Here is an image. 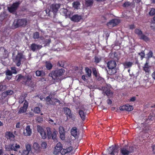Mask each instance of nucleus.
I'll return each mask as SVG.
<instances>
[{
	"mask_svg": "<svg viewBox=\"0 0 155 155\" xmlns=\"http://www.w3.org/2000/svg\"><path fill=\"white\" fill-rule=\"evenodd\" d=\"M136 100V97H132L131 98L130 100H129V101H133L134 102Z\"/></svg>",
	"mask_w": 155,
	"mask_h": 155,
	"instance_id": "nucleus-61",
	"label": "nucleus"
},
{
	"mask_svg": "<svg viewBox=\"0 0 155 155\" xmlns=\"http://www.w3.org/2000/svg\"><path fill=\"white\" fill-rule=\"evenodd\" d=\"M47 146V144L46 142H43L41 144V147L43 149L46 148Z\"/></svg>",
	"mask_w": 155,
	"mask_h": 155,
	"instance_id": "nucleus-48",
	"label": "nucleus"
},
{
	"mask_svg": "<svg viewBox=\"0 0 155 155\" xmlns=\"http://www.w3.org/2000/svg\"><path fill=\"white\" fill-rule=\"evenodd\" d=\"M67 151V153L70 152L72 150V147H69L65 149Z\"/></svg>",
	"mask_w": 155,
	"mask_h": 155,
	"instance_id": "nucleus-59",
	"label": "nucleus"
},
{
	"mask_svg": "<svg viewBox=\"0 0 155 155\" xmlns=\"http://www.w3.org/2000/svg\"><path fill=\"white\" fill-rule=\"evenodd\" d=\"M92 71L93 74L95 77H97V76L100 74L99 73L98 69H96L95 68H92Z\"/></svg>",
	"mask_w": 155,
	"mask_h": 155,
	"instance_id": "nucleus-29",
	"label": "nucleus"
},
{
	"mask_svg": "<svg viewBox=\"0 0 155 155\" xmlns=\"http://www.w3.org/2000/svg\"><path fill=\"white\" fill-rule=\"evenodd\" d=\"M140 39L143 40L146 42H147L150 41L149 38L143 34L141 35L140 36Z\"/></svg>",
	"mask_w": 155,
	"mask_h": 155,
	"instance_id": "nucleus-26",
	"label": "nucleus"
},
{
	"mask_svg": "<svg viewBox=\"0 0 155 155\" xmlns=\"http://www.w3.org/2000/svg\"><path fill=\"white\" fill-rule=\"evenodd\" d=\"M130 28L131 29H133L135 28V25H130Z\"/></svg>",
	"mask_w": 155,
	"mask_h": 155,
	"instance_id": "nucleus-63",
	"label": "nucleus"
},
{
	"mask_svg": "<svg viewBox=\"0 0 155 155\" xmlns=\"http://www.w3.org/2000/svg\"><path fill=\"white\" fill-rule=\"evenodd\" d=\"M127 148L129 152V154L134 152V147L133 146H130L128 148L127 147Z\"/></svg>",
	"mask_w": 155,
	"mask_h": 155,
	"instance_id": "nucleus-43",
	"label": "nucleus"
},
{
	"mask_svg": "<svg viewBox=\"0 0 155 155\" xmlns=\"http://www.w3.org/2000/svg\"><path fill=\"white\" fill-rule=\"evenodd\" d=\"M71 20L74 22H78L82 19V17L81 15L75 14L73 15L70 18Z\"/></svg>",
	"mask_w": 155,
	"mask_h": 155,
	"instance_id": "nucleus-14",
	"label": "nucleus"
},
{
	"mask_svg": "<svg viewBox=\"0 0 155 155\" xmlns=\"http://www.w3.org/2000/svg\"><path fill=\"white\" fill-rule=\"evenodd\" d=\"M26 150H24L21 153L22 155H28L29 152L31 150V145L29 143L25 144Z\"/></svg>",
	"mask_w": 155,
	"mask_h": 155,
	"instance_id": "nucleus-13",
	"label": "nucleus"
},
{
	"mask_svg": "<svg viewBox=\"0 0 155 155\" xmlns=\"http://www.w3.org/2000/svg\"><path fill=\"white\" fill-rule=\"evenodd\" d=\"M31 130L30 128V126H27L26 127L25 132H24V135L25 136H30L31 135Z\"/></svg>",
	"mask_w": 155,
	"mask_h": 155,
	"instance_id": "nucleus-20",
	"label": "nucleus"
},
{
	"mask_svg": "<svg viewBox=\"0 0 155 155\" xmlns=\"http://www.w3.org/2000/svg\"><path fill=\"white\" fill-rule=\"evenodd\" d=\"M131 3L129 2H126L124 3L123 5V7H128L130 5Z\"/></svg>",
	"mask_w": 155,
	"mask_h": 155,
	"instance_id": "nucleus-49",
	"label": "nucleus"
},
{
	"mask_svg": "<svg viewBox=\"0 0 155 155\" xmlns=\"http://www.w3.org/2000/svg\"><path fill=\"white\" fill-rule=\"evenodd\" d=\"M133 63L130 61H126L123 63V65L125 68H130L132 66Z\"/></svg>",
	"mask_w": 155,
	"mask_h": 155,
	"instance_id": "nucleus-25",
	"label": "nucleus"
},
{
	"mask_svg": "<svg viewBox=\"0 0 155 155\" xmlns=\"http://www.w3.org/2000/svg\"><path fill=\"white\" fill-rule=\"evenodd\" d=\"M112 88L111 86L109 84H107L105 86L102 87L101 90L102 93L107 96L108 98H110L113 96L114 92L111 90Z\"/></svg>",
	"mask_w": 155,
	"mask_h": 155,
	"instance_id": "nucleus-5",
	"label": "nucleus"
},
{
	"mask_svg": "<svg viewBox=\"0 0 155 155\" xmlns=\"http://www.w3.org/2000/svg\"><path fill=\"white\" fill-rule=\"evenodd\" d=\"M6 74L7 75L12 76V71L9 70H7L6 71Z\"/></svg>",
	"mask_w": 155,
	"mask_h": 155,
	"instance_id": "nucleus-52",
	"label": "nucleus"
},
{
	"mask_svg": "<svg viewBox=\"0 0 155 155\" xmlns=\"http://www.w3.org/2000/svg\"><path fill=\"white\" fill-rule=\"evenodd\" d=\"M147 57L148 58H152L153 56V52L151 51H150L147 54Z\"/></svg>",
	"mask_w": 155,
	"mask_h": 155,
	"instance_id": "nucleus-50",
	"label": "nucleus"
},
{
	"mask_svg": "<svg viewBox=\"0 0 155 155\" xmlns=\"http://www.w3.org/2000/svg\"><path fill=\"white\" fill-rule=\"evenodd\" d=\"M39 37V34L38 32L36 31L33 34V38L35 39H38Z\"/></svg>",
	"mask_w": 155,
	"mask_h": 155,
	"instance_id": "nucleus-41",
	"label": "nucleus"
},
{
	"mask_svg": "<svg viewBox=\"0 0 155 155\" xmlns=\"http://www.w3.org/2000/svg\"><path fill=\"white\" fill-rule=\"evenodd\" d=\"M36 75L37 76L43 77L45 75V72L43 71H37L36 72Z\"/></svg>",
	"mask_w": 155,
	"mask_h": 155,
	"instance_id": "nucleus-24",
	"label": "nucleus"
},
{
	"mask_svg": "<svg viewBox=\"0 0 155 155\" xmlns=\"http://www.w3.org/2000/svg\"><path fill=\"white\" fill-rule=\"evenodd\" d=\"M45 67L48 70H50L52 68V65L50 62H46L45 64Z\"/></svg>",
	"mask_w": 155,
	"mask_h": 155,
	"instance_id": "nucleus-36",
	"label": "nucleus"
},
{
	"mask_svg": "<svg viewBox=\"0 0 155 155\" xmlns=\"http://www.w3.org/2000/svg\"><path fill=\"white\" fill-rule=\"evenodd\" d=\"M42 46L41 45H37L35 43H33L31 45L30 48L32 51H35L36 50L40 49Z\"/></svg>",
	"mask_w": 155,
	"mask_h": 155,
	"instance_id": "nucleus-18",
	"label": "nucleus"
},
{
	"mask_svg": "<svg viewBox=\"0 0 155 155\" xmlns=\"http://www.w3.org/2000/svg\"><path fill=\"white\" fill-rule=\"evenodd\" d=\"M120 21L119 20L116 19H112L107 23V25L110 27L112 28L117 25Z\"/></svg>",
	"mask_w": 155,
	"mask_h": 155,
	"instance_id": "nucleus-10",
	"label": "nucleus"
},
{
	"mask_svg": "<svg viewBox=\"0 0 155 155\" xmlns=\"http://www.w3.org/2000/svg\"><path fill=\"white\" fill-rule=\"evenodd\" d=\"M94 3L93 0H87L85 2V4L87 7L91 6Z\"/></svg>",
	"mask_w": 155,
	"mask_h": 155,
	"instance_id": "nucleus-27",
	"label": "nucleus"
},
{
	"mask_svg": "<svg viewBox=\"0 0 155 155\" xmlns=\"http://www.w3.org/2000/svg\"><path fill=\"white\" fill-rule=\"evenodd\" d=\"M152 77L153 79L155 80V71H154L152 74Z\"/></svg>",
	"mask_w": 155,
	"mask_h": 155,
	"instance_id": "nucleus-64",
	"label": "nucleus"
},
{
	"mask_svg": "<svg viewBox=\"0 0 155 155\" xmlns=\"http://www.w3.org/2000/svg\"><path fill=\"white\" fill-rule=\"evenodd\" d=\"M33 148L35 150H39L40 148V146L37 143L35 142L33 144Z\"/></svg>",
	"mask_w": 155,
	"mask_h": 155,
	"instance_id": "nucleus-31",
	"label": "nucleus"
},
{
	"mask_svg": "<svg viewBox=\"0 0 155 155\" xmlns=\"http://www.w3.org/2000/svg\"><path fill=\"white\" fill-rule=\"evenodd\" d=\"M51 41V39L49 38L48 39H46L43 41V44L45 45V46L49 45Z\"/></svg>",
	"mask_w": 155,
	"mask_h": 155,
	"instance_id": "nucleus-38",
	"label": "nucleus"
},
{
	"mask_svg": "<svg viewBox=\"0 0 155 155\" xmlns=\"http://www.w3.org/2000/svg\"><path fill=\"white\" fill-rule=\"evenodd\" d=\"M26 60L25 56L21 52H18L17 55L13 59L14 62L17 67L20 66L21 62H24Z\"/></svg>",
	"mask_w": 155,
	"mask_h": 155,
	"instance_id": "nucleus-4",
	"label": "nucleus"
},
{
	"mask_svg": "<svg viewBox=\"0 0 155 155\" xmlns=\"http://www.w3.org/2000/svg\"><path fill=\"white\" fill-rule=\"evenodd\" d=\"M12 147L13 148V145L12 144L5 145V150L7 151H11V150H12Z\"/></svg>",
	"mask_w": 155,
	"mask_h": 155,
	"instance_id": "nucleus-33",
	"label": "nucleus"
},
{
	"mask_svg": "<svg viewBox=\"0 0 155 155\" xmlns=\"http://www.w3.org/2000/svg\"><path fill=\"white\" fill-rule=\"evenodd\" d=\"M143 70L146 72L149 73L150 71V67L148 66V63L146 62L143 67Z\"/></svg>",
	"mask_w": 155,
	"mask_h": 155,
	"instance_id": "nucleus-28",
	"label": "nucleus"
},
{
	"mask_svg": "<svg viewBox=\"0 0 155 155\" xmlns=\"http://www.w3.org/2000/svg\"><path fill=\"white\" fill-rule=\"evenodd\" d=\"M107 104H112V101L110 99H108L107 101Z\"/></svg>",
	"mask_w": 155,
	"mask_h": 155,
	"instance_id": "nucleus-62",
	"label": "nucleus"
},
{
	"mask_svg": "<svg viewBox=\"0 0 155 155\" xmlns=\"http://www.w3.org/2000/svg\"><path fill=\"white\" fill-rule=\"evenodd\" d=\"M64 112L66 115L67 118L69 117L72 120L75 119V116L71 112V110L67 107H64L63 108Z\"/></svg>",
	"mask_w": 155,
	"mask_h": 155,
	"instance_id": "nucleus-8",
	"label": "nucleus"
},
{
	"mask_svg": "<svg viewBox=\"0 0 155 155\" xmlns=\"http://www.w3.org/2000/svg\"><path fill=\"white\" fill-rule=\"evenodd\" d=\"M108 153L111 155H117L118 152V147L117 145H113L108 149Z\"/></svg>",
	"mask_w": 155,
	"mask_h": 155,
	"instance_id": "nucleus-7",
	"label": "nucleus"
},
{
	"mask_svg": "<svg viewBox=\"0 0 155 155\" xmlns=\"http://www.w3.org/2000/svg\"><path fill=\"white\" fill-rule=\"evenodd\" d=\"M149 15L150 16H153L155 15V8H152L149 12Z\"/></svg>",
	"mask_w": 155,
	"mask_h": 155,
	"instance_id": "nucleus-40",
	"label": "nucleus"
},
{
	"mask_svg": "<svg viewBox=\"0 0 155 155\" xmlns=\"http://www.w3.org/2000/svg\"><path fill=\"white\" fill-rule=\"evenodd\" d=\"M59 133L60 134V137L62 140H64L65 139V135L64 132L62 131L61 132L59 130Z\"/></svg>",
	"mask_w": 155,
	"mask_h": 155,
	"instance_id": "nucleus-47",
	"label": "nucleus"
},
{
	"mask_svg": "<svg viewBox=\"0 0 155 155\" xmlns=\"http://www.w3.org/2000/svg\"><path fill=\"white\" fill-rule=\"evenodd\" d=\"M71 135L74 137L75 139L78 138V133L77 131V129L76 127H74L71 130Z\"/></svg>",
	"mask_w": 155,
	"mask_h": 155,
	"instance_id": "nucleus-15",
	"label": "nucleus"
},
{
	"mask_svg": "<svg viewBox=\"0 0 155 155\" xmlns=\"http://www.w3.org/2000/svg\"><path fill=\"white\" fill-rule=\"evenodd\" d=\"M25 101V100L24 97L23 96L21 97H20L19 100V103H20L21 104L24 101Z\"/></svg>",
	"mask_w": 155,
	"mask_h": 155,
	"instance_id": "nucleus-55",
	"label": "nucleus"
},
{
	"mask_svg": "<svg viewBox=\"0 0 155 155\" xmlns=\"http://www.w3.org/2000/svg\"><path fill=\"white\" fill-rule=\"evenodd\" d=\"M50 96H51V95H49L47 97L45 98V100L46 101L49 103H50L51 101V99L50 97Z\"/></svg>",
	"mask_w": 155,
	"mask_h": 155,
	"instance_id": "nucleus-58",
	"label": "nucleus"
},
{
	"mask_svg": "<svg viewBox=\"0 0 155 155\" xmlns=\"http://www.w3.org/2000/svg\"><path fill=\"white\" fill-rule=\"evenodd\" d=\"M101 57L96 56L94 57V62L96 64H97L101 61Z\"/></svg>",
	"mask_w": 155,
	"mask_h": 155,
	"instance_id": "nucleus-42",
	"label": "nucleus"
},
{
	"mask_svg": "<svg viewBox=\"0 0 155 155\" xmlns=\"http://www.w3.org/2000/svg\"><path fill=\"white\" fill-rule=\"evenodd\" d=\"M40 111V109L39 107H35L34 108V112L35 113L39 114Z\"/></svg>",
	"mask_w": 155,
	"mask_h": 155,
	"instance_id": "nucleus-44",
	"label": "nucleus"
},
{
	"mask_svg": "<svg viewBox=\"0 0 155 155\" xmlns=\"http://www.w3.org/2000/svg\"><path fill=\"white\" fill-rule=\"evenodd\" d=\"M95 78L98 81H102L103 80V78L100 76V74L98 75L97 77H95Z\"/></svg>",
	"mask_w": 155,
	"mask_h": 155,
	"instance_id": "nucleus-57",
	"label": "nucleus"
},
{
	"mask_svg": "<svg viewBox=\"0 0 155 155\" xmlns=\"http://www.w3.org/2000/svg\"><path fill=\"white\" fill-rule=\"evenodd\" d=\"M28 106V103L26 100H25L23 106L20 107L18 110V113L19 114H21L25 112L27 110Z\"/></svg>",
	"mask_w": 155,
	"mask_h": 155,
	"instance_id": "nucleus-11",
	"label": "nucleus"
},
{
	"mask_svg": "<svg viewBox=\"0 0 155 155\" xmlns=\"http://www.w3.org/2000/svg\"><path fill=\"white\" fill-rule=\"evenodd\" d=\"M60 7V4H53L51 6L50 9L49 11V16H51L50 15V13L52 12L53 13L54 18L55 17L58 11V9Z\"/></svg>",
	"mask_w": 155,
	"mask_h": 155,
	"instance_id": "nucleus-6",
	"label": "nucleus"
},
{
	"mask_svg": "<svg viewBox=\"0 0 155 155\" xmlns=\"http://www.w3.org/2000/svg\"><path fill=\"white\" fill-rule=\"evenodd\" d=\"M120 110H125L127 111H131L133 110V107L128 104L123 105L121 107Z\"/></svg>",
	"mask_w": 155,
	"mask_h": 155,
	"instance_id": "nucleus-16",
	"label": "nucleus"
},
{
	"mask_svg": "<svg viewBox=\"0 0 155 155\" xmlns=\"http://www.w3.org/2000/svg\"><path fill=\"white\" fill-rule=\"evenodd\" d=\"M20 3L19 2H17L14 3L10 7H8V10L11 13L15 12L18 7Z\"/></svg>",
	"mask_w": 155,
	"mask_h": 155,
	"instance_id": "nucleus-9",
	"label": "nucleus"
},
{
	"mask_svg": "<svg viewBox=\"0 0 155 155\" xmlns=\"http://www.w3.org/2000/svg\"><path fill=\"white\" fill-rule=\"evenodd\" d=\"M63 147L62 145L60 142L58 143L56 145L55 147V149L56 150H60L61 151V150Z\"/></svg>",
	"mask_w": 155,
	"mask_h": 155,
	"instance_id": "nucleus-30",
	"label": "nucleus"
},
{
	"mask_svg": "<svg viewBox=\"0 0 155 155\" xmlns=\"http://www.w3.org/2000/svg\"><path fill=\"white\" fill-rule=\"evenodd\" d=\"M117 64L116 62L114 61H111L108 62L107 63V66L109 69H113L116 67Z\"/></svg>",
	"mask_w": 155,
	"mask_h": 155,
	"instance_id": "nucleus-17",
	"label": "nucleus"
},
{
	"mask_svg": "<svg viewBox=\"0 0 155 155\" xmlns=\"http://www.w3.org/2000/svg\"><path fill=\"white\" fill-rule=\"evenodd\" d=\"M109 69V72H110V75L114 74L117 72V69L116 68Z\"/></svg>",
	"mask_w": 155,
	"mask_h": 155,
	"instance_id": "nucleus-39",
	"label": "nucleus"
},
{
	"mask_svg": "<svg viewBox=\"0 0 155 155\" xmlns=\"http://www.w3.org/2000/svg\"><path fill=\"white\" fill-rule=\"evenodd\" d=\"M5 137L8 140L10 141L14 140L15 139V136L11 131H6L5 133Z\"/></svg>",
	"mask_w": 155,
	"mask_h": 155,
	"instance_id": "nucleus-12",
	"label": "nucleus"
},
{
	"mask_svg": "<svg viewBox=\"0 0 155 155\" xmlns=\"http://www.w3.org/2000/svg\"><path fill=\"white\" fill-rule=\"evenodd\" d=\"M26 114L27 115V116L29 117H33L34 115L33 113L31 112L26 113Z\"/></svg>",
	"mask_w": 155,
	"mask_h": 155,
	"instance_id": "nucleus-56",
	"label": "nucleus"
},
{
	"mask_svg": "<svg viewBox=\"0 0 155 155\" xmlns=\"http://www.w3.org/2000/svg\"><path fill=\"white\" fill-rule=\"evenodd\" d=\"M138 54L140 56L141 60H142L144 58L145 54L144 51H142L141 52L138 53Z\"/></svg>",
	"mask_w": 155,
	"mask_h": 155,
	"instance_id": "nucleus-45",
	"label": "nucleus"
},
{
	"mask_svg": "<svg viewBox=\"0 0 155 155\" xmlns=\"http://www.w3.org/2000/svg\"><path fill=\"white\" fill-rule=\"evenodd\" d=\"M65 70L63 69H61L52 71L49 74V76L51 77L54 80L59 79L60 76L64 74Z\"/></svg>",
	"mask_w": 155,
	"mask_h": 155,
	"instance_id": "nucleus-3",
	"label": "nucleus"
},
{
	"mask_svg": "<svg viewBox=\"0 0 155 155\" xmlns=\"http://www.w3.org/2000/svg\"><path fill=\"white\" fill-rule=\"evenodd\" d=\"M18 76V78L16 80L17 81H19L21 79L23 78L24 76L21 75V74H19L16 77H17Z\"/></svg>",
	"mask_w": 155,
	"mask_h": 155,
	"instance_id": "nucleus-51",
	"label": "nucleus"
},
{
	"mask_svg": "<svg viewBox=\"0 0 155 155\" xmlns=\"http://www.w3.org/2000/svg\"><path fill=\"white\" fill-rule=\"evenodd\" d=\"M11 70L12 71V74H16L17 73V71L16 70V68L15 67H13L11 68Z\"/></svg>",
	"mask_w": 155,
	"mask_h": 155,
	"instance_id": "nucleus-46",
	"label": "nucleus"
},
{
	"mask_svg": "<svg viewBox=\"0 0 155 155\" xmlns=\"http://www.w3.org/2000/svg\"><path fill=\"white\" fill-rule=\"evenodd\" d=\"M60 153H61V151L60 150H56L55 149V148H54V149L53 153L54 154L57 155L58 154Z\"/></svg>",
	"mask_w": 155,
	"mask_h": 155,
	"instance_id": "nucleus-54",
	"label": "nucleus"
},
{
	"mask_svg": "<svg viewBox=\"0 0 155 155\" xmlns=\"http://www.w3.org/2000/svg\"><path fill=\"white\" fill-rule=\"evenodd\" d=\"M31 76L29 75L24 76L22 79L23 80L22 84L25 85L26 84L28 81H31Z\"/></svg>",
	"mask_w": 155,
	"mask_h": 155,
	"instance_id": "nucleus-21",
	"label": "nucleus"
},
{
	"mask_svg": "<svg viewBox=\"0 0 155 155\" xmlns=\"http://www.w3.org/2000/svg\"><path fill=\"white\" fill-rule=\"evenodd\" d=\"M127 147L126 146L120 149V153L122 155H128L129 154V152L127 148Z\"/></svg>",
	"mask_w": 155,
	"mask_h": 155,
	"instance_id": "nucleus-19",
	"label": "nucleus"
},
{
	"mask_svg": "<svg viewBox=\"0 0 155 155\" xmlns=\"http://www.w3.org/2000/svg\"><path fill=\"white\" fill-rule=\"evenodd\" d=\"M85 70L88 77H90L91 76L92 73L91 70L87 67L85 68Z\"/></svg>",
	"mask_w": 155,
	"mask_h": 155,
	"instance_id": "nucleus-35",
	"label": "nucleus"
},
{
	"mask_svg": "<svg viewBox=\"0 0 155 155\" xmlns=\"http://www.w3.org/2000/svg\"><path fill=\"white\" fill-rule=\"evenodd\" d=\"M79 114L82 120L84 121L85 119L86 115V113L84 112L83 110H80L79 111Z\"/></svg>",
	"mask_w": 155,
	"mask_h": 155,
	"instance_id": "nucleus-23",
	"label": "nucleus"
},
{
	"mask_svg": "<svg viewBox=\"0 0 155 155\" xmlns=\"http://www.w3.org/2000/svg\"><path fill=\"white\" fill-rule=\"evenodd\" d=\"M134 32L136 34L140 37L143 34V32L142 31L138 28H136L135 29Z\"/></svg>",
	"mask_w": 155,
	"mask_h": 155,
	"instance_id": "nucleus-32",
	"label": "nucleus"
},
{
	"mask_svg": "<svg viewBox=\"0 0 155 155\" xmlns=\"http://www.w3.org/2000/svg\"><path fill=\"white\" fill-rule=\"evenodd\" d=\"M27 20L26 18L15 19L14 20L12 27L15 29L20 26L25 27L27 24Z\"/></svg>",
	"mask_w": 155,
	"mask_h": 155,
	"instance_id": "nucleus-2",
	"label": "nucleus"
},
{
	"mask_svg": "<svg viewBox=\"0 0 155 155\" xmlns=\"http://www.w3.org/2000/svg\"><path fill=\"white\" fill-rule=\"evenodd\" d=\"M73 7L74 8L76 9H78L80 4L79 2H75L73 3Z\"/></svg>",
	"mask_w": 155,
	"mask_h": 155,
	"instance_id": "nucleus-37",
	"label": "nucleus"
},
{
	"mask_svg": "<svg viewBox=\"0 0 155 155\" xmlns=\"http://www.w3.org/2000/svg\"><path fill=\"white\" fill-rule=\"evenodd\" d=\"M151 147L152 149V151L153 153L155 154V145H152Z\"/></svg>",
	"mask_w": 155,
	"mask_h": 155,
	"instance_id": "nucleus-60",
	"label": "nucleus"
},
{
	"mask_svg": "<svg viewBox=\"0 0 155 155\" xmlns=\"http://www.w3.org/2000/svg\"><path fill=\"white\" fill-rule=\"evenodd\" d=\"M14 93L13 91L11 90H8L5 91H4L2 93V95L5 97L8 95H11Z\"/></svg>",
	"mask_w": 155,
	"mask_h": 155,
	"instance_id": "nucleus-22",
	"label": "nucleus"
},
{
	"mask_svg": "<svg viewBox=\"0 0 155 155\" xmlns=\"http://www.w3.org/2000/svg\"><path fill=\"white\" fill-rule=\"evenodd\" d=\"M67 153V151L65 149L62 148L61 151V153L62 155H64Z\"/></svg>",
	"mask_w": 155,
	"mask_h": 155,
	"instance_id": "nucleus-53",
	"label": "nucleus"
},
{
	"mask_svg": "<svg viewBox=\"0 0 155 155\" xmlns=\"http://www.w3.org/2000/svg\"><path fill=\"white\" fill-rule=\"evenodd\" d=\"M46 129V131H45L41 127L39 126H37V130L39 133L42 138L45 139L48 137V139L51 138L53 140L56 139L57 131L54 130L52 132L49 127H47Z\"/></svg>",
	"mask_w": 155,
	"mask_h": 155,
	"instance_id": "nucleus-1",
	"label": "nucleus"
},
{
	"mask_svg": "<svg viewBox=\"0 0 155 155\" xmlns=\"http://www.w3.org/2000/svg\"><path fill=\"white\" fill-rule=\"evenodd\" d=\"M13 145V148L12 147V150H13L17 151L18 149H19L20 148V146L19 145L17 144V143H16L15 145V144H12Z\"/></svg>",
	"mask_w": 155,
	"mask_h": 155,
	"instance_id": "nucleus-34",
	"label": "nucleus"
}]
</instances>
